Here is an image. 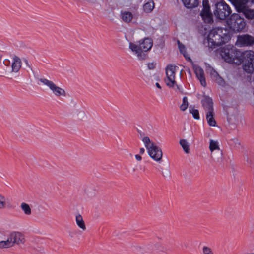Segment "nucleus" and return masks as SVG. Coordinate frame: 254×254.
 Masks as SVG:
<instances>
[{"label":"nucleus","mask_w":254,"mask_h":254,"mask_svg":"<svg viewBox=\"0 0 254 254\" xmlns=\"http://www.w3.org/2000/svg\"><path fill=\"white\" fill-rule=\"evenodd\" d=\"M225 29L215 28L212 29L207 36L208 46L213 49L227 43L230 39L231 31L239 32L243 30L246 26L244 19L238 14H233L226 21Z\"/></svg>","instance_id":"obj_1"},{"label":"nucleus","mask_w":254,"mask_h":254,"mask_svg":"<svg viewBox=\"0 0 254 254\" xmlns=\"http://www.w3.org/2000/svg\"><path fill=\"white\" fill-rule=\"evenodd\" d=\"M153 45V40L151 38L145 37L136 42H130L128 44V50L138 59H143L145 54L151 50Z\"/></svg>","instance_id":"obj_2"},{"label":"nucleus","mask_w":254,"mask_h":254,"mask_svg":"<svg viewBox=\"0 0 254 254\" xmlns=\"http://www.w3.org/2000/svg\"><path fill=\"white\" fill-rule=\"evenodd\" d=\"M217 53L227 63L239 65L242 62L240 52L236 50L232 45H228L221 48L217 50Z\"/></svg>","instance_id":"obj_3"},{"label":"nucleus","mask_w":254,"mask_h":254,"mask_svg":"<svg viewBox=\"0 0 254 254\" xmlns=\"http://www.w3.org/2000/svg\"><path fill=\"white\" fill-rule=\"evenodd\" d=\"M235 7L236 11L242 12L248 19H254V0H227Z\"/></svg>","instance_id":"obj_4"},{"label":"nucleus","mask_w":254,"mask_h":254,"mask_svg":"<svg viewBox=\"0 0 254 254\" xmlns=\"http://www.w3.org/2000/svg\"><path fill=\"white\" fill-rule=\"evenodd\" d=\"M141 141L150 158L155 162L160 163L163 158L162 149L148 136L143 137Z\"/></svg>","instance_id":"obj_5"},{"label":"nucleus","mask_w":254,"mask_h":254,"mask_svg":"<svg viewBox=\"0 0 254 254\" xmlns=\"http://www.w3.org/2000/svg\"><path fill=\"white\" fill-rule=\"evenodd\" d=\"M220 142L217 139H210L209 149L210 158L215 162H220L222 161L223 152L220 149Z\"/></svg>","instance_id":"obj_6"},{"label":"nucleus","mask_w":254,"mask_h":254,"mask_svg":"<svg viewBox=\"0 0 254 254\" xmlns=\"http://www.w3.org/2000/svg\"><path fill=\"white\" fill-rule=\"evenodd\" d=\"M213 13L216 18L223 20L231 14V10L230 6L222 0L215 4Z\"/></svg>","instance_id":"obj_7"},{"label":"nucleus","mask_w":254,"mask_h":254,"mask_svg":"<svg viewBox=\"0 0 254 254\" xmlns=\"http://www.w3.org/2000/svg\"><path fill=\"white\" fill-rule=\"evenodd\" d=\"M243 70L248 73H252L254 71V52L246 51L243 53Z\"/></svg>","instance_id":"obj_8"},{"label":"nucleus","mask_w":254,"mask_h":254,"mask_svg":"<svg viewBox=\"0 0 254 254\" xmlns=\"http://www.w3.org/2000/svg\"><path fill=\"white\" fill-rule=\"evenodd\" d=\"M8 235L9 237L12 247L15 245H23L25 241L24 235L19 231L10 232Z\"/></svg>","instance_id":"obj_9"},{"label":"nucleus","mask_w":254,"mask_h":254,"mask_svg":"<svg viewBox=\"0 0 254 254\" xmlns=\"http://www.w3.org/2000/svg\"><path fill=\"white\" fill-rule=\"evenodd\" d=\"M202 9L200 13L201 17L205 22L211 23L212 20V14L210 10V6L208 0H203L202 1Z\"/></svg>","instance_id":"obj_10"},{"label":"nucleus","mask_w":254,"mask_h":254,"mask_svg":"<svg viewBox=\"0 0 254 254\" xmlns=\"http://www.w3.org/2000/svg\"><path fill=\"white\" fill-rule=\"evenodd\" d=\"M21 59L17 56H14L12 58L10 69L6 71L7 74L11 76H14L19 72L21 67Z\"/></svg>","instance_id":"obj_11"},{"label":"nucleus","mask_w":254,"mask_h":254,"mask_svg":"<svg viewBox=\"0 0 254 254\" xmlns=\"http://www.w3.org/2000/svg\"><path fill=\"white\" fill-rule=\"evenodd\" d=\"M166 75L168 79H175L180 78L181 72L177 66L169 64L165 68Z\"/></svg>","instance_id":"obj_12"},{"label":"nucleus","mask_w":254,"mask_h":254,"mask_svg":"<svg viewBox=\"0 0 254 254\" xmlns=\"http://www.w3.org/2000/svg\"><path fill=\"white\" fill-rule=\"evenodd\" d=\"M43 85L49 87L50 89L57 96L65 95L64 90L57 86L52 80H41Z\"/></svg>","instance_id":"obj_13"},{"label":"nucleus","mask_w":254,"mask_h":254,"mask_svg":"<svg viewBox=\"0 0 254 254\" xmlns=\"http://www.w3.org/2000/svg\"><path fill=\"white\" fill-rule=\"evenodd\" d=\"M236 44L240 47L251 46L254 44V38L248 35L240 36Z\"/></svg>","instance_id":"obj_14"},{"label":"nucleus","mask_w":254,"mask_h":254,"mask_svg":"<svg viewBox=\"0 0 254 254\" xmlns=\"http://www.w3.org/2000/svg\"><path fill=\"white\" fill-rule=\"evenodd\" d=\"M11 247H13L8 234L1 235L0 236V250H6Z\"/></svg>","instance_id":"obj_15"},{"label":"nucleus","mask_w":254,"mask_h":254,"mask_svg":"<svg viewBox=\"0 0 254 254\" xmlns=\"http://www.w3.org/2000/svg\"><path fill=\"white\" fill-rule=\"evenodd\" d=\"M202 104L206 113L214 111L212 99L209 97H204Z\"/></svg>","instance_id":"obj_16"},{"label":"nucleus","mask_w":254,"mask_h":254,"mask_svg":"<svg viewBox=\"0 0 254 254\" xmlns=\"http://www.w3.org/2000/svg\"><path fill=\"white\" fill-rule=\"evenodd\" d=\"M120 17L122 21L126 23H130L133 19V14L130 11L127 10H121Z\"/></svg>","instance_id":"obj_17"},{"label":"nucleus","mask_w":254,"mask_h":254,"mask_svg":"<svg viewBox=\"0 0 254 254\" xmlns=\"http://www.w3.org/2000/svg\"><path fill=\"white\" fill-rule=\"evenodd\" d=\"M13 205L7 201L6 198L2 194L0 193V210H3L5 208H13Z\"/></svg>","instance_id":"obj_18"},{"label":"nucleus","mask_w":254,"mask_h":254,"mask_svg":"<svg viewBox=\"0 0 254 254\" xmlns=\"http://www.w3.org/2000/svg\"><path fill=\"white\" fill-rule=\"evenodd\" d=\"M185 7L192 9L197 7L200 3L199 0H181Z\"/></svg>","instance_id":"obj_19"},{"label":"nucleus","mask_w":254,"mask_h":254,"mask_svg":"<svg viewBox=\"0 0 254 254\" xmlns=\"http://www.w3.org/2000/svg\"><path fill=\"white\" fill-rule=\"evenodd\" d=\"M75 223L77 227L82 231L86 230V226L83 217L81 214H78L75 215Z\"/></svg>","instance_id":"obj_20"},{"label":"nucleus","mask_w":254,"mask_h":254,"mask_svg":"<svg viewBox=\"0 0 254 254\" xmlns=\"http://www.w3.org/2000/svg\"><path fill=\"white\" fill-rule=\"evenodd\" d=\"M206 119L208 124L212 127L217 126L216 121L214 118V112L206 113Z\"/></svg>","instance_id":"obj_21"},{"label":"nucleus","mask_w":254,"mask_h":254,"mask_svg":"<svg viewBox=\"0 0 254 254\" xmlns=\"http://www.w3.org/2000/svg\"><path fill=\"white\" fill-rule=\"evenodd\" d=\"M165 84L169 88H172L174 90H181L182 89V86L179 83H177L176 80H165Z\"/></svg>","instance_id":"obj_22"},{"label":"nucleus","mask_w":254,"mask_h":254,"mask_svg":"<svg viewBox=\"0 0 254 254\" xmlns=\"http://www.w3.org/2000/svg\"><path fill=\"white\" fill-rule=\"evenodd\" d=\"M20 208L25 215L30 216L32 214V209L28 203L22 202L20 204Z\"/></svg>","instance_id":"obj_23"},{"label":"nucleus","mask_w":254,"mask_h":254,"mask_svg":"<svg viewBox=\"0 0 254 254\" xmlns=\"http://www.w3.org/2000/svg\"><path fill=\"white\" fill-rule=\"evenodd\" d=\"M191 63L193 66L194 72L198 79H202L204 78V72L203 69L199 66L194 64L192 62Z\"/></svg>","instance_id":"obj_24"},{"label":"nucleus","mask_w":254,"mask_h":254,"mask_svg":"<svg viewBox=\"0 0 254 254\" xmlns=\"http://www.w3.org/2000/svg\"><path fill=\"white\" fill-rule=\"evenodd\" d=\"M179 144L182 147L183 150L186 154L190 152V144L187 140L181 139L179 141Z\"/></svg>","instance_id":"obj_25"},{"label":"nucleus","mask_w":254,"mask_h":254,"mask_svg":"<svg viewBox=\"0 0 254 254\" xmlns=\"http://www.w3.org/2000/svg\"><path fill=\"white\" fill-rule=\"evenodd\" d=\"M178 45L180 52L184 55L186 59L190 63H192L191 59L186 52V49L185 46L181 44L179 41H178Z\"/></svg>","instance_id":"obj_26"},{"label":"nucleus","mask_w":254,"mask_h":254,"mask_svg":"<svg viewBox=\"0 0 254 254\" xmlns=\"http://www.w3.org/2000/svg\"><path fill=\"white\" fill-rule=\"evenodd\" d=\"M154 7V2L152 1H149L144 4L143 10L146 13H149L153 9Z\"/></svg>","instance_id":"obj_27"},{"label":"nucleus","mask_w":254,"mask_h":254,"mask_svg":"<svg viewBox=\"0 0 254 254\" xmlns=\"http://www.w3.org/2000/svg\"><path fill=\"white\" fill-rule=\"evenodd\" d=\"M188 102L187 97H184L183 98V102L180 106L181 110L182 111H185L188 107Z\"/></svg>","instance_id":"obj_28"},{"label":"nucleus","mask_w":254,"mask_h":254,"mask_svg":"<svg viewBox=\"0 0 254 254\" xmlns=\"http://www.w3.org/2000/svg\"><path fill=\"white\" fill-rule=\"evenodd\" d=\"M190 112L192 115L195 119L198 120L199 119V115L198 110L193 108H190Z\"/></svg>","instance_id":"obj_29"},{"label":"nucleus","mask_w":254,"mask_h":254,"mask_svg":"<svg viewBox=\"0 0 254 254\" xmlns=\"http://www.w3.org/2000/svg\"><path fill=\"white\" fill-rule=\"evenodd\" d=\"M202 251L203 254H214L212 249L208 246H203Z\"/></svg>","instance_id":"obj_30"},{"label":"nucleus","mask_w":254,"mask_h":254,"mask_svg":"<svg viewBox=\"0 0 254 254\" xmlns=\"http://www.w3.org/2000/svg\"><path fill=\"white\" fill-rule=\"evenodd\" d=\"M78 118L80 120H83L87 118V115L84 112L81 111L79 112L77 115Z\"/></svg>","instance_id":"obj_31"},{"label":"nucleus","mask_w":254,"mask_h":254,"mask_svg":"<svg viewBox=\"0 0 254 254\" xmlns=\"http://www.w3.org/2000/svg\"><path fill=\"white\" fill-rule=\"evenodd\" d=\"M211 74H212V78H215L216 79H217L218 78H219V75L215 71H213L212 72Z\"/></svg>","instance_id":"obj_32"},{"label":"nucleus","mask_w":254,"mask_h":254,"mask_svg":"<svg viewBox=\"0 0 254 254\" xmlns=\"http://www.w3.org/2000/svg\"><path fill=\"white\" fill-rule=\"evenodd\" d=\"M134 157H135V159L137 161H141L142 159V158L141 155H140V154H136V155H135Z\"/></svg>","instance_id":"obj_33"},{"label":"nucleus","mask_w":254,"mask_h":254,"mask_svg":"<svg viewBox=\"0 0 254 254\" xmlns=\"http://www.w3.org/2000/svg\"><path fill=\"white\" fill-rule=\"evenodd\" d=\"M155 64L153 63H149L148 67L149 69H153L155 67Z\"/></svg>","instance_id":"obj_34"},{"label":"nucleus","mask_w":254,"mask_h":254,"mask_svg":"<svg viewBox=\"0 0 254 254\" xmlns=\"http://www.w3.org/2000/svg\"><path fill=\"white\" fill-rule=\"evenodd\" d=\"M23 61L24 62L27 67L30 68V65L27 59H23Z\"/></svg>","instance_id":"obj_35"},{"label":"nucleus","mask_w":254,"mask_h":254,"mask_svg":"<svg viewBox=\"0 0 254 254\" xmlns=\"http://www.w3.org/2000/svg\"><path fill=\"white\" fill-rule=\"evenodd\" d=\"M145 153V149L143 147H141L139 149V154L140 155H142Z\"/></svg>","instance_id":"obj_36"},{"label":"nucleus","mask_w":254,"mask_h":254,"mask_svg":"<svg viewBox=\"0 0 254 254\" xmlns=\"http://www.w3.org/2000/svg\"><path fill=\"white\" fill-rule=\"evenodd\" d=\"M200 83L202 86L205 87L206 86V80H200Z\"/></svg>","instance_id":"obj_37"},{"label":"nucleus","mask_w":254,"mask_h":254,"mask_svg":"<svg viewBox=\"0 0 254 254\" xmlns=\"http://www.w3.org/2000/svg\"><path fill=\"white\" fill-rule=\"evenodd\" d=\"M155 85L159 89H161V84L160 83H159V82H156L155 83Z\"/></svg>","instance_id":"obj_38"},{"label":"nucleus","mask_w":254,"mask_h":254,"mask_svg":"<svg viewBox=\"0 0 254 254\" xmlns=\"http://www.w3.org/2000/svg\"><path fill=\"white\" fill-rule=\"evenodd\" d=\"M136 249L138 251H141V250H143V249L141 246H137V247H136Z\"/></svg>","instance_id":"obj_39"},{"label":"nucleus","mask_w":254,"mask_h":254,"mask_svg":"<svg viewBox=\"0 0 254 254\" xmlns=\"http://www.w3.org/2000/svg\"><path fill=\"white\" fill-rule=\"evenodd\" d=\"M33 73L35 74V75H34V77H35V78H37V79H38V78H39V74H38V73L37 72H36V73H35L33 72Z\"/></svg>","instance_id":"obj_40"}]
</instances>
